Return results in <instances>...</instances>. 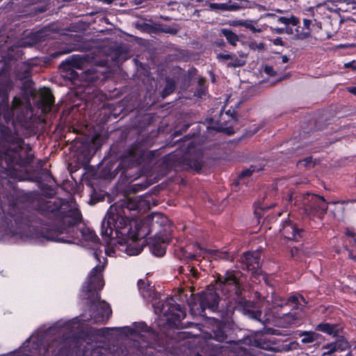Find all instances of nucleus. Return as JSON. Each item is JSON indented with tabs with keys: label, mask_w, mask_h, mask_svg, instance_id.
<instances>
[{
	"label": "nucleus",
	"mask_w": 356,
	"mask_h": 356,
	"mask_svg": "<svg viewBox=\"0 0 356 356\" xmlns=\"http://www.w3.org/2000/svg\"><path fill=\"white\" fill-rule=\"evenodd\" d=\"M104 265L95 266L90 272L86 286H83L86 298L90 303L89 309L90 319L95 323H104L111 315V309L108 303L100 300L98 291L104 286L102 272Z\"/></svg>",
	"instance_id": "nucleus-3"
},
{
	"label": "nucleus",
	"mask_w": 356,
	"mask_h": 356,
	"mask_svg": "<svg viewBox=\"0 0 356 356\" xmlns=\"http://www.w3.org/2000/svg\"><path fill=\"white\" fill-rule=\"evenodd\" d=\"M303 24H304V27L307 29V30H309V28H310V25L312 24V20L310 19H305L303 20Z\"/></svg>",
	"instance_id": "nucleus-49"
},
{
	"label": "nucleus",
	"mask_w": 356,
	"mask_h": 356,
	"mask_svg": "<svg viewBox=\"0 0 356 356\" xmlns=\"http://www.w3.org/2000/svg\"><path fill=\"white\" fill-rule=\"evenodd\" d=\"M56 341L46 346H40L38 343H34L31 340L26 341L19 352L13 354V356H52L55 350L54 346Z\"/></svg>",
	"instance_id": "nucleus-8"
},
{
	"label": "nucleus",
	"mask_w": 356,
	"mask_h": 356,
	"mask_svg": "<svg viewBox=\"0 0 356 356\" xmlns=\"http://www.w3.org/2000/svg\"><path fill=\"white\" fill-rule=\"evenodd\" d=\"M136 327L139 331L147 333L150 339H152V340L156 339V334L149 327H148L145 324L140 323L138 325H136Z\"/></svg>",
	"instance_id": "nucleus-32"
},
{
	"label": "nucleus",
	"mask_w": 356,
	"mask_h": 356,
	"mask_svg": "<svg viewBox=\"0 0 356 356\" xmlns=\"http://www.w3.org/2000/svg\"><path fill=\"white\" fill-rule=\"evenodd\" d=\"M14 84L10 79H0V170H13L15 167L30 165L34 155L31 147L25 144L19 135L17 124L29 128L31 124L32 107L30 102L15 96L9 104V93Z\"/></svg>",
	"instance_id": "nucleus-1"
},
{
	"label": "nucleus",
	"mask_w": 356,
	"mask_h": 356,
	"mask_svg": "<svg viewBox=\"0 0 356 356\" xmlns=\"http://www.w3.org/2000/svg\"><path fill=\"white\" fill-rule=\"evenodd\" d=\"M282 61L283 63H287L289 61L288 57L286 56H283L282 57Z\"/></svg>",
	"instance_id": "nucleus-57"
},
{
	"label": "nucleus",
	"mask_w": 356,
	"mask_h": 356,
	"mask_svg": "<svg viewBox=\"0 0 356 356\" xmlns=\"http://www.w3.org/2000/svg\"><path fill=\"white\" fill-rule=\"evenodd\" d=\"M161 31L163 33H169L171 35H176L178 33L179 29L177 28H174V27L166 26V27L162 28L161 29Z\"/></svg>",
	"instance_id": "nucleus-41"
},
{
	"label": "nucleus",
	"mask_w": 356,
	"mask_h": 356,
	"mask_svg": "<svg viewBox=\"0 0 356 356\" xmlns=\"http://www.w3.org/2000/svg\"><path fill=\"white\" fill-rule=\"evenodd\" d=\"M42 175H44V176L45 177V180L47 181H50V180L53 179V177H52L51 172L48 170L42 169Z\"/></svg>",
	"instance_id": "nucleus-46"
},
{
	"label": "nucleus",
	"mask_w": 356,
	"mask_h": 356,
	"mask_svg": "<svg viewBox=\"0 0 356 356\" xmlns=\"http://www.w3.org/2000/svg\"><path fill=\"white\" fill-rule=\"evenodd\" d=\"M241 25H242L243 26H244L247 29H250L253 33L261 32V29H257L251 22H244L241 23Z\"/></svg>",
	"instance_id": "nucleus-40"
},
{
	"label": "nucleus",
	"mask_w": 356,
	"mask_h": 356,
	"mask_svg": "<svg viewBox=\"0 0 356 356\" xmlns=\"http://www.w3.org/2000/svg\"><path fill=\"white\" fill-rule=\"evenodd\" d=\"M348 348V342L343 337H339V338L333 343H330L323 346V349L326 350L327 353H332L337 350H345Z\"/></svg>",
	"instance_id": "nucleus-20"
},
{
	"label": "nucleus",
	"mask_w": 356,
	"mask_h": 356,
	"mask_svg": "<svg viewBox=\"0 0 356 356\" xmlns=\"http://www.w3.org/2000/svg\"><path fill=\"white\" fill-rule=\"evenodd\" d=\"M209 9L214 11H234L240 8V6L236 3H232L231 1L228 3H209Z\"/></svg>",
	"instance_id": "nucleus-22"
},
{
	"label": "nucleus",
	"mask_w": 356,
	"mask_h": 356,
	"mask_svg": "<svg viewBox=\"0 0 356 356\" xmlns=\"http://www.w3.org/2000/svg\"><path fill=\"white\" fill-rule=\"evenodd\" d=\"M282 235L286 239L298 241L302 237V229H298L290 220L284 221L282 228L280 229Z\"/></svg>",
	"instance_id": "nucleus-17"
},
{
	"label": "nucleus",
	"mask_w": 356,
	"mask_h": 356,
	"mask_svg": "<svg viewBox=\"0 0 356 356\" xmlns=\"http://www.w3.org/2000/svg\"><path fill=\"white\" fill-rule=\"evenodd\" d=\"M254 344L257 347H259L260 348H264V344L260 342L258 339L254 340Z\"/></svg>",
	"instance_id": "nucleus-53"
},
{
	"label": "nucleus",
	"mask_w": 356,
	"mask_h": 356,
	"mask_svg": "<svg viewBox=\"0 0 356 356\" xmlns=\"http://www.w3.org/2000/svg\"><path fill=\"white\" fill-rule=\"evenodd\" d=\"M71 49H69V48H66L64 50H62V51H56L55 53H54L52 54V56L54 58H57L58 56H59L60 55H62V54H69L71 52Z\"/></svg>",
	"instance_id": "nucleus-44"
},
{
	"label": "nucleus",
	"mask_w": 356,
	"mask_h": 356,
	"mask_svg": "<svg viewBox=\"0 0 356 356\" xmlns=\"http://www.w3.org/2000/svg\"><path fill=\"white\" fill-rule=\"evenodd\" d=\"M147 201L140 198L135 200H124L111 205L102 224V236L106 243H111L116 240L120 244H126L125 251L131 256L138 255L143 250V245L138 242L143 236L140 230L131 232L129 226V213L132 210H140Z\"/></svg>",
	"instance_id": "nucleus-2"
},
{
	"label": "nucleus",
	"mask_w": 356,
	"mask_h": 356,
	"mask_svg": "<svg viewBox=\"0 0 356 356\" xmlns=\"http://www.w3.org/2000/svg\"><path fill=\"white\" fill-rule=\"evenodd\" d=\"M154 312L158 315L167 317L170 322L180 321L186 317V312L181 307L177 304L173 298H168L164 301L154 302L152 304Z\"/></svg>",
	"instance_id": "nucleus-6"
},
{
	"label": "nucleus",
	"mask_w": 356,
	"mask_h": 356,
	"mask_svg": "<svg viewBox=\"0 0 356 356\" xmlns=\"http://www.w3.org/2000/svg\"><path fill=\"white\" fill-rule=\"evenodd\" d=\"M211 253L213 254L216 257L220 258V259H228L227 258V255H228L227 252H219L218 250H212V251H211Z\"/></svg>",
	"instance_id": "nucleus-43"
},
{
	"label": "nucleus",
	"mask_w": 356,
	"mask_h": 356,
	"mask_svg": "<svg viewBox=\"0 0 356 356\" xmlns=\"http://www.w3.org/2000/svg\"><path fill=\"white\" fill-rule=\"evenodd\" d=\"M202 157L200 154L189 155L182 154L181 150H176L163 158L162 163L168 169L177 166L193 170L200 172L202 167Z\"/></svg>",
	"instance_id": "nucleus-5"
},
{
	"label": "nucleus",
	"mask_w": 356,
	"mask_h": 356,
	"mask_svg": "<svg viewBox=\"0 0 356 356\" xmlns=\"http://www.w3.org/2000/svg\"><path fill=\"white\" fill-rule=\"evenodd\" d=\"M179 271L181 273H186L192 283L198 277V273L194 268L188 266L187 269H185L183 267H180Z\"/></svg>",
	"instance_id": "nucleus-31"
},
{
	"label": "nucleus",
	"mask_w": 356,
	"mask_h": 356,
	"mask_svg": "<svg viewBox=\"0 0 356 356\" xmlns=\"http://www.w3.org/2000/svg\"><path fill=\"white\" fill-rule=\"evenodd\" d=\"M284 29H285L284 32H286V33H288V34H292L293 33L292 28L286 27Z\"/></svg>",
	"instance_id": "nucleus-56"
},
{
	"label": "nucleus",
	"mask_w": 356,
	"mask_h": 356,
	"mask_svg": "<svg viewBox=\"0 0 356 356\" xmlns=\"http://www.w3.org/2000/svg\"><path fill=\"white\" fill-rule=\"evenodd\" d=\"M217 58L220 60H230V58H233V54H220L217 55Z\"/></svg>",
	"instance_id": "nucleus-45"
},
{
	"label": "nucleus",
	"mask_w": 356,
	"mask_h": 356,
	"mask_svg": "<svg viewBox=\"0 0 356 356\" xmlns=\"http://www.w3.org/2000/svg\"><path fill=\"white\" fill-rule=\"evenodd\" d=\"M17 79L22 81L21 89L26 94H31L33 92L32 87H33V81L30 79L29 74L27 72L24 74H20L19 73L17 75Z\"/></svg>",
	"instance_id": "nucleus-24"
},
{
	"label": "nucleus",
	"mask_w": 356,
	"mask_h": 356,
	"mask_svg": "<svg viewBox=\"0 0 356 356\" xmlns=\"http://www.w3.org/2000/svg\"><path fill=\"white\" fill-rule=\"evenodd\" d=\"M271 29L277 34H282L284 33V28H273Z\"/></svg>",
	"instance_id": "nucleus-51"
},
{
	"label": "nucleus",
	"mask_w": 356,
	"mask_h": 356,
	"mask_svg": "<svg viewBox=\"0 0 356 356\" xmlns=\"http://www.w3.org/2000/svg\"><path fill=\"white\" fill-rule=\"evenodd\" d=\"M142 156V151L138 148L133 147L128 150L122 158L117 169L125 170L135 165H138L143 161Z\"/></svg>",
	"instance_id": "nucleus-13"
},
{
	"label": "nucleus",
	"mask_w": 356,
	"mask_h": 356,
	"mask_svg": "<svg viewBox=\"0 0 356 356\" xmlns=\"http://www.w3.org/2000/svg\"><path fill=\"white\" fill-rule=\"evenodd\" d=\"M98 74L96 70L91 68L83 72L80 74L79 80L88 83H93L98 79Z\"/></svg>",
	"instance_id": "nucleus-26"
},
{
	"label": "nucleus",
	"mask_w": 356,
	"mask_h": 356,
	"mask_svg": "<svg viewBox=\"0 0 356 356\" xmlns=\"http://www.w3.org/2000/svg\"><path fill=\"white\" fill-rule=\"evenodd\" d=\"M265 72L270 75H273V72H274L273 68L270 66H266L265 67Z\"/></svg>",
	"instance_id": "nucleus-52"
},
{
	"label": "nucleus",
	"mask_w": 356,
	"mask_h": 356,
	"mask_svg": "<svg viewBox=\"0 0 356 356\" xmlns=\"http://www.w3.org/2000/svg\"><path fill=\"white\" fill-rule=\"evenodd\" d=\"M309 35H310L309 31L302 32L300 33L296 34V38L297 39L303 40V39L307 38Z\"/></svg>",
	"instance_id": "nucleus-47"
},
{
	"label": "nucleus",
	"mask_w": 356,
	"mask_h": 356,
	"mask_svg": "<svg viewBox=\"0 0 356 356\" xmlns=\"http://www.w3.org/2000/svg\"><path fill=\"white\" fill-rule=\"evenodd\" d=\"M138 286L144 298L149 300L151 298L155 299L156 298V294L149 288V284H147L145 280H140L138 282Z\"/></svg>",
	"instance_id": "nucleus-23"
},
{
	"label": "nucleus",
	"mask_w": 356,
	"mask_h": 356,
	"mask_svg": "<svg viewBox=\"0 0 356 356\" xmlns=\"http://www.w3.org/2000/svg\"><path fill=\"white\" fill-rule=\"evenodd\" d=\"M283 318L289 325L296 323L300 318L295 312H289L283 314Z\"/></svg>",
	"instance_id": "nucleus-33"
},
{
	"label": "nucleus",
	"mask_w": 356,
	"mask_h": 356,
	"mask_svg": "<svg viewBox=\"0 0 356 356\" xmlns=\"http://www.w3.org/2000/svg\"><path fill=\"white\" fill-rule=\"evenodd\" d=\"M255 168L253 166H251L250 168L246 169L245 170H243L239 175L238 178L239 179H243L250 177L252 173L255 171Z\"/></svg>",
	"instance_id": "nucleus-39"
},
{
	"label": "nucleus",
	"mask_w": 356,
	"mask_h": 356,
	"mask_svg": "<svg viewBox=\"0 0 356 356\" xmlns=\"http://www.w3.org/2000/svg\"><path fill=\"white\" fill-rule=\"evenodd\" d=\"M217 285L219 287H228L227 291H233L237 296L241 294L239 282L234 272H227L223 276L219 277Z\"/></svg>",
	"instance_id": "nucleus-15"
},
{
	"label": "nucleus",
	"mask_w": 356,
	"mask_h": 356,
	"mask_svg": "<svg viewBox=\"0 0 356 356\" xmlns=\"http://www.w3.org/2000/svg\"><path fill=\"white\" fill-rule=\"evenodd\" d=\"M277 13H282V10H279V9H278V10H277Z\"/></svg>",
	"instance_id": "nucleus-64"
},
{
	"label": "nucleus",
	"mask_w": 356,
	"mask_h": 356,
	"mask_svg": "<svg viewBox=\"0 0 356 356\" xmlns=\"http://www.w3.org/2000/svg\"><path fill=\"white\" fill-rule=\"evenodd\" d=\"M211 338L219 342H230V341H227V335L224 330V326L222 325H217L216 329L213 331Z\"/></svg>",
	"instance_id": "nucleus-25"
},
{
	"label": "nucleus",
	"mask_w": 356,
	"mask_h": 356,
	"mask_svg": "<svg viewBox=\"0 0 356 356\" xmlns=\"http://www.w3.org/2000/svg\"><path fill=\"white\" fill-rule=\"evenodd\" d=\"M302 204L305 211L309 214L324 215L327 212L328 203L322 196L306 193L302 197Z\"/></svg>",
	"instance_id": "nucleus-9"
},
{
	"label": "nucleus",
	"mask_w": 356,
	"mask_h": 356,
	"mask_svg": "<svg viewBox=\"0 0 356 356\" xmlns=\"http://www.w3.org/2000/svg\"><path fill=\"white\" fill-rule=\"evenodd\" d=\"M146 223L149 226V232H156L168 234L170 230V222L167 216L161 213H153L147 216Z\"/></svg>",
	"instance_id": "nucleus-10"
},
{
	"label": "nucleus",
	"mask_w": 356,
	"mask_h": 356,
	"mask_svg": "<svg viewBox=\"0 0 356 356\" xmlns=\"http://www.w3.org/2000/svg\"><path fill=\"white\" fill-rule=\"evenodd\" d=\"M192 0H185V5L188 6H191L193 3L191 2Z\"/></svg>",
	"instance_id": "nucleus-59"
},
{
	"label": "nucleus",
	"mask_w": 356,
	"mask_h": 356,
	"mask_svg": "<svg viewBox=\"0 0 356 356\" xmlns=\"http://www.w3.org/2000/svg\"><path fill=\"white\" fill-rule=\"evenodd\" d=\"M345 65L346 67H351L353 69L356 70V63L355 62L347 63Z\"/></svg>",
	"instance_id": "nucleus-54"
},
{
	"label": "nucleus",
	"mask_w": 356,
	"mask_h": 356,
	"mask_svg": "<svg viewBox=\"0 0 356 356\" xmlns=\"http://www.w3.org/2000/svg\"><path fill=\"white\" fill-rule=\"evenodd\" d=\"M273 44L275 45H280V46H284V44L283 40L280 38H277L274 39Z\"/></svg>",
	"instance_id": "nucleus-50"
},
{
	"label": "nucleus",
	"mask_w": 356,
	"mask_h": 356,
	"mask_svg": "<svg viewBox=\"0 0 356 356\" xmlns=\"http://www.w3.org/2000/svg\"><path fill=\"white\" fill-rule=\"evenodd\" d=\"M267 15H268V16H270V17H274V16H275V14H272V13H269V14H268Z\"/></svg>",
	"instance_id": "nucleus-62"
},
{
	"label": "nucleus",
	"mask_w": 356,
	"mask_h": 356,
	"mask_svg": "<svg viewBox=\"0 0 356 356\" xmlns=\"http://www.w3.org/2000/svg\"><path fill=\"white\" fill-rule=\"evenodd\" d=\"M231 61L227 63L229 67H241L245 65V61L237 58L235 55H233V58H230Z\"/></svg>",
	"instance_id": "nucleus-35"
},
{
	"label": "nucleus",
	"mask_w": 356,
	"mask_h": 356,
	"mask_svg": "<svg viewBox=\"0 0 356 356\" xmlns=\"http://www.w3.org/2000/svg\"><path fill=\"white\" fill-rule=\"evenodd\" d=\"M86 63V59L80 56L73 55L60 65L62 76L72 81L79 80L80 75L75 69L82 70Z\"/></svg>",
	"instance_id": "nucleus-7"
},
{
	"label": "nucleus",
	"mask_w": 356,
	"mask_h": 356,
	"mask_svg": "<svg viewBox=\"0 0 356 356\" xmlns=\"http://www.w3.org/2000/svg\"><path fill=\"white\" fill-rule=\"evenodd\" d=\"M79 324L76 321H69L64 324L56 323L48 330L49 334H56L63 336V340H67L74 335V330L78 329Z\"/></svg>",
	"instance_id": "nucleus-12"
},
{
	"label": "nucleus",
	"mask_w": 356,
	"mask_h": 356,
	"mask_svg": "<svg viewBox=\"0 0 356 356\" xmlns=\"http://www.w3.org/2000/svg\"><path fill=\"white\" fill-rule=\"evenodd\" d=\"M94 255H95V258H96L97 260H99V258H98V255H97V252H94Z\"/></svg>",
	"instance_id": "nucleus-61"
},
{
	"label": "nucleus",
	"mask_w": 356,
	"mask_h": 356,
	"mask_svg": "<svg viewBox=\"0 0 356 356\" xmlns=\"http://www.w3.org/2000/svg\"><path fill=\"white\" fill-rule=\"evenodd\" d=\"M346 234L348 236H352V237H353L355 236L354 233L353 232L350 231V230H347Z\"/></svg>",
	"instance_id": "nucleus-58"
},
{
	"label": "nucleus",
	"mask_w": 356,
	"mask_h": 356,
	"mask_svg": "<svg viewBox=\"0 0 356 356\" xmlns=\"http://www.w3.org/2000/svg\"><path fill=\"white\" fill-rule=\"evenodd\" d=\"M81 215L78 210H71L45 233L44 238L48 241L72 243L69 238L73 237L74 225L81 221Z\"/></svg>",
	"instance_id": "nucleus-4"
},
{
	"label": "nucleus",
	"mask_w": 356,
	"mask_h": 356,
	"mask_svg": "<svg viewBox=\"0 0 356 356\" xmlns=\"http://www.w3.org/2000/svg\"><path fill=\"white\" fill-rule=\"evenodd\" d=\"M341 330V327L339 325L330 324L325 322L318 324L316 327V330L333 336H337Z\"/></svg>",
	"instance_id": "nucleus-21"
},
{
	"label": "nucleus",
	"mask_w": 356,
	"mask_h": 356,
	"mask_svg": "<svg viewBox=\"0 0 356 356\" xmlns=\"http://www.w3.org/2000/svg\"><path fill=\"white\" fill-rule=\"evenodd\" d=\"M175 89V81L170 78H167L165 86L161 92L162 97L165 98L167 96L170 95V94H172L174 92Z\"/></svg>",
	"instance_id": "nucleus-30"
},
{
	"label": "nucleus",
	"mask_w": 356,
	"mask_h": 356,
	"mask_svg": "<svg viewBox=\"0 0 356 356\" xmlns=\"http://www.w3.org/2000/svg\"><path fill=\"white\" fill-rule=\"evenodd\" d=\"M170 238L168 234L159 232L156 233L151 240V250L156 257H162L165 253V244L170 243Z\"/></svg>",
	"instance_id": "nucleus-14"
},
{
	"label": "nucleus",
	"mask_w": 356,
	"mask_h": 356,
	"mask_svg": "<svg viewBox=\"0 0 356 356\" xmlns=\"http://www.w3.org/2000/svg\"><path fill=\"white\" fill-rule=\"evenodd\" d=\"M298 165H304L306 168H310L314 165V163L312 161V158L311 156L307 157L303 160L298 161Z\"/></svg>",
	"instance_id": "nucleus-38"
},
{
	"label": "nucleus",
	"mask_w": 356,
	"mask_h": 356,
	"mask_svg": "<svg viewBox=\"0 0 356 356\" xmlns=\"http://www.w3.org/2000/svg\"><path fill=\"white\" fill-rule=\"evenodd\" d=\"M278 22L284 24L285 25L292 24L293 26H296L299 23V20L297 17L292 16L290 18H287L285 17H280L278 18Z\"/></svg>",
	"instance_id": "nucleus-34"
},
{
	"label": "nucleus",
	"mask_w": 356,
	"mask_h": 356,
	"mask_svg": "<svg viewBox=\"0 0 356 356\" xmlns=\"http://www.w3.org/2000/svg\"><path fill=\"white\" fill-rule=\"evenodd\" d=\"M238 304L243 314L247 316L251 319L261 321L260 319L261 312L256 309L255 305L252 301L241 298L239 300Z\"/></svg>",
	"instance_id": "nucleus-18"
},
{
	"label": "nucleus",
	"mask_w": 356,
	"mask_h": 356,
	"mask_svg": "<svg viewBox=\"0 0 356 356\" xmlns=\"http://www.w3.org/2000/svg\"><path fill=\"white\" fill-rule=\"evenodd\" d=\"M254 214H255V215H258L259 217L261 216V214L259 213V211H258V210H256V211H254Z\"/></svg>",
	"instance_id": "nucleus-60"
},
{
	"label": "nucleus",
	"mask_w": 356,
	"mask_h": 356,
	"mask_svg": "<svg viewBox=\"0 0 356 356\" xmlns=\"http://www.w3.org/2000/svg\"><path fill=\"white\" fill-rule=\"evenodd\" d=\"M81 232L82 236L83 237V238L86 241H91L92 243H98L99 238L95 234L94 231H92V229H90L89 228H85V229H83L81 231Z\"/></svg>",
	"instance_id": "nucleus-28"
},
{
	"label": "nucleus",
	"mask_w": 356,
	"mask_h": 356,
	"mask_svg": "<svg viewBox=\"0 0 356 356\" xmlns=\"http://www.w3.org/2000/svg\"><path fill=\"white\" fill-rule=\"evenodd\" d=\"M260 257L261 253L259 251L246 252L243 253L241 261L246 266V268L248 270L252 271L253 273H259Z\"/></svg>",
	"instance_id": "nucleus-16"
},
{
	"label": "nucleus",
	"mask_w": 356,
	"mask_h": 356,
	"mask_svg": "<svg viewBox=\"0 0 356 356\" xmlns=\"http://www.w3.org/2000/svg\"><path fill=\"white\" fill-rule=\"evenodd\" d=\"M178 257L180 259L193 260L196 259L197 255L195 254L187 253L184 248H181L179 253H178Z\"/></svg>",
	"instance_id": "nucleus-37"
},
{
	"label": "nucleus",
	"mask_w": 356,
	"mask_h": 356,
	"mask_svg": "<svg viewBox=\"0 0 356 356\" xmlns=\"http://www.w3.org/2000/svg\"><path fill=\"white\" fill-rule=\"evenodd\" d=\"M348 90L350 93H352V94H353V95H356V87L349 88L348 89Z\"/></svg>",
	"instance_id": "nucleus-55"
},
{
	"label": "nucleus",
	"mask_w": 356,
	"mask_h": 356,
	"mask_svg": "<svg viewBox=\"0 0 356 356\" xmlns=\"http://www.w3.org/2000/svg\"><path fill=\"white\" fill-rule=\"evenodd\" d=\"M299 336L302 337L301 341L303 343H309L314 342L318 334L314 332H307L304 331L299 334Z\"/></svg>",
	"instance_id": "nucleus-29"
},
{
	"label": "nucleus",
	"mask_w": 356,
	"mask_h": 356,
	"mask_svg": "<svg viewBox=\"0 0 356 356\" xmlns=\"http://www.w3.org/2000/svg\"><path fill=\"white\" fill-rule=\"evenodd\" d=\"M300 253L299 250L297 248H291V257L292 258H295Z\"/></svg>",
	"instance_id": "nucleus-48"
},
{
	"label": "nucleus",
	"mask_w": 356,
	"mask_h": 356,
	"mask_svg": "<svg viewBox=\"0 0 356 356\" xmlns=\"http://www.w3.org/2000/svg\"><path fill=\"white\" fill-rule=\"evenodd\" d=\"M219 296L212 286L207 287L199 296L200 306L202 311L209 309L213 312L218 309Z\"/></svg>",
	"instance_id": "nucleus-11"
},
{
	"label": "nucleus",
	"mask_w": 356,
	"mask_h": 356,
	"mask_svg": "<svg viewBox=\"0 0 356 356\" xmlns=\"http://www.w3.org/2000/svg\"><path fill=\"white\" fill-rule=\"evenodd\" d=\"M249 47L251 49H259V50H263L264 49V44L262 42L257 43L256 42H251L249 43Z\"/></svg>",
	"instance_id": "nucleus-42"
},
{
	"label": "nucleus",
	"mask_w": 356,
	"mask_h": 356,
	"mask_svg": "<svg viewBox=\"0 0 356 356\" xmlns=\"http://www.w3.org/2000/svg\"><path fill=\"white\" fill-rule=\"evenodd\" d=\"M346 356H352L351 353H350V352H349V353L346 355Z\"/></svg>",
	"instance_id": "nucleus-63"
},
{
	"label": "nucleus",
	"mask_w": 356,
	"mask_h": 356,
	"mask_svg": "<svg viewBox=\"0 0 356 356\" xmlns=\"http://www.w3.org/2000/svg\"><path fill=\"white\" fill-rule=\"evenodd\" d=\"M298 297L296 296H293L289 297L286 300H283L284 303H282L280 306L282 307L283 305H291L293 309H298Z\"/></svg>",
	"instance_id": "nucleus-36"
},
{
	"label": "nucleus",
	"mask_w": 356,
	"mask_h": 356,
	"mask_svg": "<svg viewBox=\"0 0 356 356\" xmlns=\"http://www.w3.org/2000/svg\"><path fill=\"white\" fill-rule=\"evenodd\" d=\"M220 32L232 45L236 46V42L238 41V37L232 30L222 29L220 30Z\"/></svg>",
	"instance_id": "nucleus-27"
},
{
	"label": "nucleus",
	"mask_w": 356,
	"mask_h": 356,
	"mask_svg": "<svg viewBox=\"0 0 356 356\" xmlns=\"http://www.w3.org/2000/svg\"><path fill=\"white\" fill-rule=\"evenodd\" d=\"M54 104V97L49 90L43 91L40 96V100L38 102L39 107L44 113H49Z\"/></svg>",
	"instance_id": "nucleus-19"
}]
</instances>
